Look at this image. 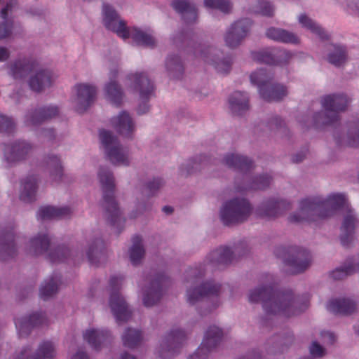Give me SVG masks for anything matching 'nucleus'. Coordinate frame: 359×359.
Wrapping results in <instances>:
<instances>
[{"instance_id":"obj_10","label":"nucleus","mask_w":359,"mask_h":359,"mask_svg":"<svg viewBox=\"0 0 359 359\" xmlns=\"http://www.w3.org/2000/svg\"><path fill=\"white\" fill-rule=\"evenodd\" d=\"M276 254L282 257L284 262L291 267L292 273L304 271L311 263V255L309 251L299 247L278 248Z\"/></svg>"},{"instance_id":"obj_18","label":"nucleus","mask_w":359,"mask_h":359,"mask_svg":"<svg viewBox=\"0 0 359 359\" xmlns=\"http://www.w3.org/2000/svg\"><path fill=\"white\" fill-rule=\"evenodd\" d=\"M219 51L212 47H207L204 49H200V53H198V49L195 53L201 57L205 62L214 66L215 69L220 73L227 74L231 70L232 59L231 57H225L220 60L218 53Z\"/></svg>"},{"instance_id":"obj_13","label":"nucleus","mask_w":359,"mask_h":359,"mask_svg":"<svg viewBox=\"0 0 359 359\" xmlns=\"http://www.w3.org/2000/svg\"><path fill=\"white\" fill-rule=\"evenodd\" d=\"M128 79L130 81L133 88L139 92L140 99L142 101V103L137 108L138 114L147 113L149 109L147 102L154 93L155 88L153 82L144 72L129 74Z\"/></svg>"},{"instance_id":"obj_20","label":"nucleus","mask_w":359,"mask_h":359,"mask_svg":"<svg viewBox=\"0 0 359 359\" xmlns=\"http://www.w3.org/2000/svg\"><path fill=\"white\" fill-rule=\"evenodd\" d=\"M290 208L291 204L287 201L271 198L262 203L257 210V214L269 219L281 215Z\"/></svg>"},{"instance_id":"obj_14","label":"nucleus","mask_w":359,"mask_h":359,"mask_svg":"<svg viewBox=\"0 0 359 359\" xmlns=\"http://www.w3.org/2000/svg\"><path fill=\"white\" fill-rule=\"evenodd\" d=\"M222 285L212 281L203 283L199 287L189 289L187 292V300L191 305L202 301L204 298L213 302L212 309H216L219 304V294Z\"/></svg>"},{"instance_id":"obj_49","label":"nucleus","mask_w":359,"mask_h":359,"mask_svg":"<svg viewBox=\"0 0 359 359\" xmlns=\"http://www.w3.org/2000/svg\"><path fill=\"white\" fill-rule=\"evenodd\" d=\"M336 142L339 145H346L351 147H359V121L350 127L346 141L336 139Z\"/></svg>"},{"instance_id":"obj_64","label":"nucleus","mask_w":359,"mask_h":359,"mask_svg":"<svg viewBox=\"0 0 359 359\" xmlns=\"http://www.w3.org/2000/svg\"><path fill=\"white\" fill-rule=\"evenodd\" d=\"M121 359H136L133 355H131L127 353H123L121 355Z\"/></svg>"},{"instance_id":"obj_60","label":"nucleus","mask_w":359,"mask_h":359,"mask_svg":"<svg viewBox=\"0 0 359 359\" xmlns=\"http://www.w3.org/2000/svg\"><path fill=\"white\" fill-rule=\"evenodd\" d=\"M196 269H194V271L193 269H191L189 273L191 275H193L194 277V280H192L193 283H196L198 282V279L201 278L202 276H203L204 275V273L203 271H201V270L198 271V273H196Z\"/></svg>"},{"instance_id":"obj_57","label":"nucleus","mask_w":359,"mask_h":359,"mask_svg":"<svg viewBox=\"0 0 359 359\" xmlns=\"http://www.w3.org/2000/svg\"><path fill=\"white\" fill-rule=\"evenodd\" d=\"M320 335L324 340V343L332 344L335 341V336L332 332L323 331Z\"/></svg>"},{"instance_id":"obj_9","label":"nucleus","mask_w":359,"mask_h":359,"mask_svg":"<svg viewBox=\"0 0 359 359\" xmlns=\"http://www.w3.org/2000/svg\"><path fill=\"white\" fill-rule=\"evenodd\" d=\"M252 212V207L246 199L233 198L225 203L220 211V217L225 225L238 224L245 221Z\"/></svg>"},{"instance_id":"obj_24","label":"nucleus","mask_w":359,"mask_h":359,"mask_svg":"<svg viewBox=\"0 0 359 359\" xmlns=\"http://www.w3.org/2000/svg\"><path fill=\"white\" fill-rule=\"evenodd\" d=\"M13 228L0 231V259L6 261L16 255Z\"/></svg>"},{"instance_id":"obj_32","label":"nucleus","mask_w":359,"mask_h":359,"mask_svg":"<svg viewBox=\"0 0 359 359\" xmlns=\"http://www.w3.org/2000/svg\"><path fill=\"white\" fill-rule=\"evenodd\" d=\"M72 213V210L68 207L56 208L50 205L39 208L36 217L39 219H66L69 218Z\"/></svg>"},{"instance_id":"obj_61","label":"nucleus","mask_w":359,"mask_h":359,"mask_svg":"<svg viewBox=\"0 0 359 359\" xmlns=\"http://www.w3.org/2000/svg\"><path fill=\"white\" fill-rule=\"evenodd\" d=\"M71 359H89L86 352L78 351Z\"/></svg>"},{"instance_id":"obj_63","label":"nucleus","mask_w":359,"mask_h":359,"mask_svg":"<svg viewBox=\"0 0 359 359\" xmlns=\"http://www.w3.org/2000/svg\"><path fill=\"white\" fill-rule=\"evenodd\" d=\"M44 135L52 139L54 137V131L52 129H48L44 132Z\"/></svg>"},{"instance_id":"obj_16","label":"nucleus","mask_w":359,"mask_h":359,"mask_svg":"<svg viewBox=\"0 0 359 359\" xmlns=\"http://www.w3.org/2000/svg\"><path fill=\"white\" fill-rule=\"evenodd\" d=\"M222 330L216 326H210L205 332L203 340L196 352L189 359H206L209 353L221 342Z\"/></svg>"},{"instance_id":"obj_29","label":"nucleus","mask_w":359,"mask_h":359,"mask_svg":"<svg viewBox=\"0 0 359 359\" xmlns=\"http://www.w3.org/2000/svg\"><path fill=\"white\" fill-rule=\"evenodd\" d=\"M31 349L28 347L23 348L17 359H53L55 356V348L52 342H42L33 356H30Z\"/></svg>"},{"instance_id":"obj_31","label":"nucleus","mask_w":359,"mask_h":359,"mask_svg":"<svg viewBox=\"0 0 359 359\" xmlns=\"http://www.w3.org/2000/svg\"><path fill=\"white\" fill-rule=\"evenodd\" d=\"M111 124L116 130L126 137H130L134 131V123L132 118L125 111H121L116 117L111 119Z\"/></svg>"},{"instance_id":"obj_48","label":"nucleus","mask_w":359,"mask_h":359,"mask_svg":"<svg viewBox=\"0 0 359 359\" xmlns=\"http://www.w3.org/2000/svg\"><path fill=\"white\" fill-rule=\"evenodd\" d=\"M142 339V332L139 330L128 328L122 336L124 346L134 348L137 347Z\"/></svg>"},{"instance_id":"obj_44","label":"nucleus","mask_w":359,"mask_h":359,"mask_svg":"<svg viewBox=\"0 0 359 359\" xmlns=\"http://www.w3.org/2000/svg\"><path fill=\"white\" fill-rule=\"evenodd\" d=\"M46 166L50 172L53 182H59L63 176V167L60 159L56 156H48L46 159Z\"/></svg>"},{"instance_id":"obj_45","label":"nucleus","mask_w":359,"mask_h":359,"mask_svg":"<svg viewBox=\"0 0 359 359\" xmlns=\"http://www.w3.org/2000/svg\"><path fill=\"white\" fill-rule=\"evenodd\" d=\"M132 242L133 245L130 249V259L131 263L136 266L140 263L145 252L142 243V238L140 236H134Z\"/></svg>"},{"instance_id":"obj_21","label":"nucleus","mask_w":359,"mask_h":359,"mask_svg":"<svg viewBox=\"0 0 359 359\" xmlns=\"http://www.w3.org/2000/svg\"><path fill=\"white\" fill-rule=\"evenodd\" d=\"M168 282V278L163 273L158 274L152 280L150 286L145 290L143 297V303L146 307L152 306L160 300L163 289Z\"/></svg>"},{"instance_id":"obj_30","label":"nucleus","mask_w":359,"mask_h":359,"mask_svg":"<svg viewBox=\"0 0 359 359\" xmlns=\"http://www.w3.org/2000/svg\"><path fill=\"white\" fill-rule=\"evenodd\" d=\"M118 74L116 69L111 70L109 73L110 81L105 86V93L112 104L119 106L122 102L123 93L120 85L114 80Z\"/></svg>"},{"instance_id":"obj_53","label":"nucleus","mask_w":359,"mask_h":359,"mask_svg":"<svg viewBox=\"0 0 359 359\" xmlns=\"http://www.w3.org/2000/svg\"><path fill=\"white\" fill-rule=\"evenodd\" d=\"M15 123L12 118L4 115H0V132L11 133L14 131Z\"/></svg>"},{"instance_id":"obj_4","label":"nucleus","mask_w":359,"mask_h":359,"mask_svg":"<svg viewBox=\"0 0 359 359\" xmlns=\"http://www.w3.org/2000/svg\"><path fill=\"white\" fill-rule=\"evenodd\" d=\"M11 73L14 79H22L30 74V88L41 92L52 83V73L47 69L39 68V63L33 59L18 60L11 65Z\"/></svg>"},{"instance_id":"obj_56","label":"nucleus","mask_w":359,"mask_h":359,"mask_svg":"<svg viewBox=\"0 0 359 359\" xmlns=\"http://www.w3.org/2000/svg\"><path fill=\"white\" fill-rule=\"evenodd\" d=\"M269 127L271 130H279L284 126V122L278 116L273 117L269 122Z\"/></svg>"},{"instance_id":"obj_59","label":"nucleus","mask_w":359,"mask_h":359,"mask_svg":"<svg viewBox=\"0 0 359 359\" xmlns=\"http://www.w3.org/2000/svg\"><path fill=\"white\" fill-rule=\"evenodd\" d=\"M9 52L7 48L0 47V61H6L9 57Z\"/></svg>"},{"instance_id":"obj_46","label":"nucleus","mask_w":359,"mask_h":359,"mask_svg":"<svg viewBox=\"0 0 359 359\" xmlns=\"http://www.w3.org/2000/svg\"><path fill=\"white\" fill-rule=\"evenodd\" d=\"M165 66L170 75L173 78L180 79L183 75L184 67L180 57L177 55L168 56Z\"/></svg>"},{"instance_id":"obj_47","label":"nucleus","mask_w":359,"mask_h":359,"mask_svg":"<svg viewBox=\"0 0 359 359\" xmlns=\"http://www.w3.org/2000/svg\"><path fill=\"white\" fill-rule=\"evenodd\" d=\"M299 22L302 27H306L312 33L316 34L321 40H326L328 39V36L325 30L306 15H300L299 17Z\"/></svg>"},{"instance_id":"obj_7","label":"nucleus","mask_w":359,"mask_h":359,"mask_svg":"<svg viewBox=\"0 0 359 359\" xmlns=\"http://www.w3.org/2000/svg\"><path fill=\"white\" fill-rule=\"evenodd\" d=\"M349 100L344 94H332L325 96L321 101L325 112H319L314 115V124L316 127L320 125H334L339 120V112L346 110Z\"/></svg>"},{"instance_id":"obj_22","label":"nucleus","mask_w":359,"mask_h":359,"mask_svg":"<svg viewBox=\"0 0 359 359\" xmlns=\"http://www.w3.org/2000/svg\"><path fill=\"white\" fill-rule=\"evenodd\" d=\"M77 93L76 110L83 113L95 101L97 90L94 86L80 83L75 86Z\"/></svg>"},{"instance_id":"obj_55","label":"nucleus","mask_w":359,"mask_h":359,"mask_svg":"<svg viewBox=\"0 0 359 359\" xmlns=\"http://www.w3.org/2000/svg\"><path fill=\"white\" fill-rule=\"evenodd\" d=\"M310 353L314 357H323L325 353V348L317 341H313L309 348Z\"/></svg>"},{"instance_id":"obj_40","label":"nucleus","mask_w":359,"mask_h":359,"mask_svg":"<svg viewBox=\"0 0 359 359\" xmlns=\"http://www.w3.org/2000/svg\"><path fill=\"white\" fill-rule=\"evenodd\" d=\"M328 50L330 53L327 55V60L330 64L340 67L346 62L347 52L344 46L330 44Z\"/></svg>"},{"instance_id":"obj_50","label":"nucleus","mask_w":359,"mask_h":359,"mask_svg":"<svg viewBox=\"0 0 359 359\" xmlns=\"http://www.w3.org/2000/svg\"><path fill=\"white\" fill-rule=\"evenodd\" d=\"M271 177L268 175H263L256 177L252 182L250 183V184L248 185L247 187H245L243 188L238 187L237 190L238 191H244V190H250V189H266L270 183H271Z\"/></svg>"},{"instance_id":"obj_1","label":"nucleus","mask_w":359,"mask_h":359,"mask_svg":"<svg viewBox=\"0 0 359 359\" xmlns=\"http://www.w3.org/2000/svg\"><path fill=\"white\" fill-rule=\"evenodd\" d=\"M338 210L346 212L341 226L340 240L341 245L348 248L353 241L357 219L344 194H333L326 199L319 196L304 198L299 203L298 212L290 215L288 219L292 223L317 222L333 215Z\"/></svg>"},{"instance_id":"obj_37","label":"nucleus","mask_w":359,"mask_h":359,"mask_svg":"<svg viewBox=\"0 0 359 359\" xmlns=\"http://www.w3.org/2000/svg\"><path fill=\"white\" fill-rule=\"evenodd\" d=\"M224 163L231 168L241 172H246L252 168L253 163L246 156L236 154H227L224 159Z\"/></svg>"},{"instance_id":"obj_17","label":"nucleus","mask_w":359,"mask_h":359,"mask_svg":"<svg viewBox=\"0 0 359 359\" xmlns=\"http://www.w3.org/2000/svg\"><path fill=\"white\" fill-rule=\"evenodd\" d=\"M252 59L259 63L269 65H285L292 57V54L281 49H266L252 53Z\"/></svg>"},{"instance_id":"obj_36","label":"nucleus","mask_w":359,"mask_h":359,"mask_svg":"<svg viewBox=\"0 0 359 359\" xmlns=\"http://www.w3.org/2000/svg\"><path fill=\"white\" fill-rule=\"evenodd\" d=\"M16 4V0H0V6H3L0 15L4 20L0 23V40L6 38L11 32L13 22L7 20L8 12Z\"/></svg>"},{"instance_id":"obj_34","label":"nucleus","mask_w":359,"mask_h":359,"mask_svg":"<svg viewBox=\"0 0 359 359\" xmlns=\"http://www.w3.org/2000/svg\"><path fill=\"white\" fill-rule=\"evenodd\" d=\"M111 335L107 330H87L83 333V339L94 349L98 350L102 344L107 342Z\"/></svg>"},{"instance_id":"obj_2","label":"nucleus","mask_w":359,"mask_h":359,"mask_svg":"<svg viewBox=\"0 0 359 359\" xmlns=\"http://www.w3.org/2000/svg\"><path fill=\"white\" fill-rule=\"evenodd\" d=\"M248 300L251 303H262L268 315H278L287 318L298 315L309 306L308 297L302 301L299 297H295L291 290L278 291L273 284L250 290Z\"/></svg>"},{"instance_id":"obj_26","label":"nucleus","mask_w":359,"mask_h":359,"mask_svg":"<svg viewBox=\"0 0 359 359\" xmlns=\"http://www.w3.org/2000/svg\"><path fill=\"white\" fill-rule=\"evenodd\" d=\"M233 258V252L228 247H220L208 255L206 262L217 269H222L231 263Z\"/></svg>"},{"instance_id":"obj_6","label":"nucleus","mask_w":359,"mask_h":359,"mask_svg":"<svg viewBox=\"0 0 359 359\" xmlns=\"http://www.w3.org/2000/svg\"><path fill=\"white\" fill-rule=\"evenodd\" d=\"M250 81L258 87L261 97L267 102L279 101L285 97V86L273 82V75L266 69H260L251 74Z\"/></svg>"},{"instance_id":"obj_33","label":"nucleus","mask_w":359,"mask_h":359,"mask_svg":"<svg viewBox=\"0 0 359 359\" xmlns=\"http://www.w3.org/2000/svg\"><path fill=\"white\" fill-rule=\"evenodd\" d=\"M229 103L234 115H243L249 109V97L245 93L235 91L230 96Z\"/></svg>"},{"instance_id":"obj_52","label":"nucleus","mask_w":359,"mask_h":359,"mask_svg":"<svg viewBox=\"0 0 359 359\" xmlns=\"http://www.w3.org/2000/svg\"><path fill=\"white\" fill-rule=\"evenodd\" d=\"M273 11L274 8L271 3L264 0H259L257 7L253 9V12L268 17L272 16Z\"/></svg>"},{"instance_id":"obj_3","label":"nucleus","mask_w":359,"mask_h":359,"mask_svg":"<svg viewBox=\"0 0 359 359\" xmlns=\"http://www.w3.org/2000/svg\"><path fill=\"white\" fill-rule=\"evenodd\" d=\"M102 11L104 24L107 29L113 31L123 39L130 36L137 45L149 48L155 46L156 41L151 34L135 27L129 30L126 22L118 19L117 13L111 6L104 4Z\"/></svg>"},{"instance_id":"obj_54","label":"nucleus","mask_w":359,"mask_h":359,"mask_svg":"<svg viewBox=\"0 0 359 359\" xmlns=\"http://www.w3.org/2000/svg\"><path fill=\"white\" fill-rule=\"evenodd\" d=\"M163 182L161 178H154L146 185V191L148 196H153L163 186Z\"/></svg>"},{"instance_id":"obj_5","label":"nucleus","mask_w":359,"mask_h":359,"mask_svg":"<svg viewBox=\"0 0 359 359\" xmlns=\"http://www.w3.org/2000/svg\"><path fill=\"white\" fill-rule=\"evenodd\" d=\"M98 177L103 192L102 207L104 208L107 219L112 226H120L125 222L121 217V211L114 197V178L112 172L105 168H101Z\"/></svg>"},{"instance_id":"obj_51","label":"nucleus","mask_w":359,"mask_h":359,"mask_svg":"<svg viewBox=\"0 0 359 359\" xmlns=\"http://www.w3.org/2000/svg\"><path fill=\"white\" fill-rule=\"evenodd\" d=\"M204 4L208 8L218 9L224 13H229L232 8L229 0H204Z\"/></svg>"},{"instance_id":"obj_62","label":"nucleus","mask_w":359,"mask_h":359,"mask_svg":"<svg viewBox=\"0 0 359 359\" xmlns=\"http://www.w3.org/2000/svg\"><path fill=\"white\" fill-rule=\"evenodd\" d=\"M198 163L195 161H191L188 164V167L186 168L187 174H191L194 172V169L197 168Z\"/></svg>"},{"instance_id":"obj_41","label":"nucleus","mask_w":359,"mask_h":359,"mask_svg":"<svg viewBox=\"0 0 359 359\" xmlns=\"http://www.w3.org/2000/svg\"><path fill=\"white\" fill-rule=\"evenodd\" d=\"M60 283V276L54 275L48 279L44 280L40 288V297L46 300L53 296L57 292L59 284Z\"/></svg>"},{"instance_id":"obj_19","label":"nucleus","mask_w":359,"mask_h":359,"mask_svg":"<svg viewBox=\"0 0 359 359\" xmlns=\"http://www.w3.org/2000/svg\"><path fill=\"white\" fill-rule=\"evenodd\" d=\"M251 25V20L248 18L238 20L232 24L224 37L226 45L231 48L237 47L247 36Z\"/></svg>"},{"instance_id":"obj_28","label":"nucleus","mask_w":359,"mask_h":359,"mask_svg":"<svg viewBox=\"0 0 359 359\" xmlns=\"http://www.w3.org/2000/svg\"><path fill=\"white\" fill-rule=\"evenodd\" d=\"M59 113L58 108L55 106L40 107L26 116L27 125H37L41 122L56 116Z\"/></svg>"},{"instance_id":"obj_58","label":"nucleus","mask_w":359,"mask_h":359,"mask_svg":"<svg viewBox=\"0 0 359 359\" xmlns=\"http://www.w3.org/2000/svg\"><path fill=\"white\" fill-rule=\"evenodd\" d=\"M306 151H307L305 150V151H302L299 153H297L296 155H294L292 157V162L297 163L302 162L306 156Z\"/></svg>"},{"instance_id":"obj_39","label":"nucleus","mask_w":359,"mask_h":359,"mask_svg":"<svg viewBox=\"0 0 359 359\" xmlns=\"http://www.w3.org/2000/svg\"><path fill=\"white\" fill-rule=\"evenodd\" d=\"M37 190V178L32 175L27 177L22 184L20 198L24 202L30 203L36 199Z\"/></svg>"},{"instance_id":"obj_15","label":"nucleus","mask_w":359,"mask_h":359,"mask_svg":"<svg viewBox=\"0 0 359 359\" xmlns=\"http://www.w3.org/2000/svg\"><path fill=\"white\" fill-rule=\"evenodd\" d=\"M187 339L185 332L180 329H172L161 344L160 356L163 359L177 355Z\"/></svg>"},{"instance_id":"obj_25","label":"nucleus","mask_w":359,"mask_h":359,"mask_svg":"<svg viewBox=\"0 0 359 359\" xmlns=\"http://www.w3.org/2000/svg\"><path fill=\"white\" fill-rule=\"evenodd\" d=\"M46 322V316L42 313H34L28 318L15 319V325L20 337L27 336L32 328L43 325Z\"/></svg>"},{"instance_id":"obj_42","label":"nucleus","mask_w":359,"mask_h":359,"mask_svg":"<svg viewBox=\"0 0 359 359\" xmlns=\"http://www.w3.org/2000/svg\"><path fill=\"white\" fill-rule=\"evenodd\" d=\"M358 271H359V264H356L355 259L353 258L348 259L344 266L332 271L330 276L334 280H341Z\"/></svg>"},{"instance_id":"obj_23","label":"nucleus","mask_w":359,"mask_h":359,"mask_svg":"<svg viewBox=\"0 0 359 359\" xmlns=\"http://www.w3.org/2000/svg\"><path fill=\"white\" fill-rule=\"evenodd\" d=\"M32 146L25 141H16L6 145L4 156L8 162H15L25 158L32 151Z\"/></svg>"},{"instance_id":"obj_8","label":"nucleus","mask_w":359,"mask_h":359,"mask_svg":"<svg viewBox=\"0 0 359 359\" xmlns=\"http://www.w3.org/2000/svg\"><path fill=\"white\" fill-rule=\"evenodd\" d=\"M28 252L33 256L48 252V259L52 263L65 262L72 255L70 250L63 245L52 249L48 235L41 233L29 241Z\"/></svg>"},{"instance_id":"obj_38","label":"nucleus","mask_w":359,"mask_h":359,"mask_svg":"<svg viewBox=\"0 0 359 359\" xmlns=\"http://www.w3.org/2000/svg\"><path fill=\"white\" fill-rule=\"evenodd\" d=\"M88 262L91 265L98 266L100 260L105 257L104 243L101 238L95 239L87 251Z\"/></svg>"},{"instance_id":"obj_35","label":"nucleus","mask_w":359,"mask_h":359,"mask_svg":"<svg viewBox=\"0 0 359 359\" xmlns=\"http://www.w3.org/2000/svg\"><path fill=\"white\" fill-rule=\"evenodd\" d=\"M355 308V302L349 299H335L330 300L327 304V311L334 314L349 315Z\"/></svg>"},{"instance_id":"obj_27","label":"nucleus","mask_w":359,"mask_h":359,"mask_svg":"<svg viewBox=\"0 0 359 359\" xmlns=\"http://www.w3.org/2000/svg\"><path fill=\"white\" fill-rule=\"evenodd\" d=\"M172 6L176 12L182 15L186 24L189 25L196 21L198 13L194 4L187 0H174L172 2Z\"/></svg>"},{"instance_id":"obj_11","label":"nucleus","mask_w":359,"mask_h":359,"mask_svg":"<svg viewBox=\"0 0 359 359\" xmlns=\"http://www.w3.org/2000/svg\"><path fill=\"white\" fill-rule=\"evenodd\" d=\"M123 279L121 276H114L109 280L111 291L109 306L118 323L126 322L131 316V311L128 309L125 299L119 293Z\"/></svg>"},{"instance_id":"obj_43","label":"nucleus","mask_w":359,"mask_h":359,"mask_svg":"<svg viewBox=\"0 0 359 359\" xmlns=\"http://www.w3.org/2000/svg\"><path fill=\"white\" fill-rule=\"evenodd\" d=\"M266 35L268 38L277 41L292 43L298 42V39L294 34L279 28L268 29Z\"/></svg>"},{"instance_id":"obj_12","label":"nucleus","mask_w":359,"mask_h":359,"mask_svg":"<svg viewBox=\"0 0 359 359\" xmlns=\"http://www.w3.org/2000/svg\"><path fill=\"white\" fill-rule=\"evenodd\" d=\"M99 135L109 161L114 165H128L129 164L128 155L117 137L110 131L104 129L100 130Z\"/></svg>"}]
</instances>
